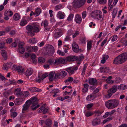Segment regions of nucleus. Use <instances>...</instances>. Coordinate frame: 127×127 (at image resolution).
I'll use <instances>...</instances> for the list:
<instances>
[{"mask_svg": "<svg viewBox=\"0 0 127 127\" xmlns=\"http://www.w3.org/2000/svg\"><path fill=\"white\" fill-rule=\"evenodd\" d=\"M127 60V52L123 53L115 57L114 59L113 63L118 65L124 63Z\"/></svg>", "mask_w": 127, "mask_h": 127, "instance_id": "nucleus-1", "label": "nucleus"}, {"mask_svg": "<svg viewBox=\"0 0 127 127\" xmlns=\"http://www.w3.org/2000/svg\"><path fill=\"white\" fill-rule=\"evenodd\" d=\"M39 27L38 25L33 26L31 25H28L26 26V30L28 31V35L31 36L34 35L35 32L37 33L40 31Z\"/></svg>", "mask_w": 127, "mask_h": 127, "instance_id": "nucleus-2", "label": "nucleus"}, {"mask_svg": "<svg viewBox=\"0 0 127 127\" xmlns=\"http://www.w3.org/2000/svg\"><path fill=\"white\" fill-rule=\"evenodd\" d=\"M91 16L94 19L100 20L102 18V16L98 10L94 11L91 13Z\"/></svg>", "mask_w": 127, "mask_h": 127, "instance_id": "nucleus-3", "label": "nucleus"}, {"mask_svg": "<svg viewBox=\"0 0 127 127\" xmlns=\"http://www.w3.org/2000/svg\"><path fill=\"white\" fill-rule=\"evenodd\" d=\"M86 0H74L72 3L74 7H76L78 6H82L84 4Z\"/></svg>", "mask_w": 127, "mask_h": 127, "instance_id": "nucleus-4", "label": "nucleus"}, {"mask_svg": "<svg viewBox=\"0 0 127 127\" xmlns=\"http://www.w3.org/2000/svg\"><path fill=\"white\" fill-rule=\"evenodd\" d=\"M48 47L46 50V54L49 56H52L54 52V48L51 45H49Z\"/></svg>", "mask_w": 127, "mask_h": 127, "instance_id": "nucleus-5", "label": "nucleus"}, {"mask_svg": "<svg viewBox=\"0 0 127 127\" xmlns=\"http://www.w3.org/2000/svg\"><path fill=\"white\" fill-rule=\"evenodd\" d=\"M78 67H70L66 69L65 70L68 72L70 75L73 74L75 72V71L77 70Z\"/></svg>", "mask_w": 127, "mask_h": 127, "instance_id": "nucleus-6", "label": "nucleus"}, {"mask_svg": "<svg viewBox=\"0 0 127 127\" xmlns=\"http://www.w3.org/2000/svg\"><path fill=\"white\" fill-rule=\"evenodd\" d=\"M101 122L100 119L99 118H96L92 120V124L93 126H95L99 125Z\"/></svg>", "mask_w": 127, "mask_h": 127, "instance_id": "nucleus-7", "label": "nucleus"}, {"mask_svg": "<svg viewBox=\"0 0 127 127\" xmlns=\"http://www.w3.org/2000/svg\"><path fill=\"white\" fill-rule=\"evenodd\" d=\"M65 60L63 58H59L55 60V62L54 63L55 65H57L60 63L61 64H64L65 63Z\"/></svg>", "mask_w": 127, "mask_h": 127, "instance_id": "nucleus-8", "label": "nucleus"}, {"mask_svg": "<svg viewBox=\"0 0 127 127\" xmlns=\"http://www.w3.org/2000/svg\"><path fill=\"white\" fill-rule=\"evenodd\" d=\"M54 37L56 39H57L61 36V31L60 30L57 28L54 31Z\"/></svg>", "mask_w": 127, "mask_h": 127, "instance_id": "nucleus-9", "label": "nucleus"}, {"mask_svg": "<svg viewBox=\"0 0 127 127\" xmlns=\"http://www.w3.org/2000/svg\"><path fill=\"white\" fill-rule=\"evenodd\" d=\"M28 102L31 104H37L38 100L37 98L35 97H34L30 98L29 100H27Z\"/></svg>", "mask_w": 127, "mask_h": 127, "instance_id": "nucleus-10", "label": "nucleus"}, {"mask_svg": "<svg viewBox=\"0 0 127 127\" xmlns=\"http://www.w3.org/2000/svg\"><path fill=\"white\" fill-rule=\"evenodd\" d=\"M88 82L89 84L91 85H96L97 84L96 79L94 78H89Z\"/></svg>", "mask_w": 127, "mask_h": 127, "instance_id": "nucleus-11", "label": "nucleus"}, {"mask_svg": "<svg viewBox=\"0 0 127 127\" xmlns=\"http://www.w3.org/2000/svg\"><path fill=\"white\" fill-rule=\"evenodd\" d=\"M72 48L75 52L77 53L79 52L80 49L79 46L75 42H74L72 44Z\"/></svg>", "mask_w": 127, "mask_h": 127, "instance_id": "nucleus-12", "label": "nucleus"}, {"mask_svg": "<svg viewBox=\"0 0 127 127\" xmlns=\"http://www.w3.org/2000/svg\"><path fill=\"white\" fill-rule=\"evenodd\" d=\"M30 104L28 101H27L25 103L23 106V108L22 109V112L23 113H24V111L27 110Z\"/></svg>", "mask_w": 127, "mask_h": 127, "instance_id": "nucleus-13", "label": "nucleus"}, {"mask_svg": "<svg viewBox=\"0 0 127 127\" xmlns=\"http://www.w3.org/2000/svg\"><path fill=\"white\" fill-rule=\"evenodd\" d=\"M60 92V90L59 89L56 88V89H53L50 92V93L52 94H54L53 95V96L54 97H55L58 96L57 93H59Z\"/></svg>", "mask_w": 127, "mask_h": 127, "instance_id": "nucleus-14", "label": "nucleus"}, {"mask_svg": "<svg viewBox=\"0 0 127 127\" xmlns=\"http://www.w3.org/2000/svg\"><path fill=\"white\" fill-rule=\"evenodd\" d=\"M21 89L20 88L16 89L15 90L14 94L15 95H17V96H20L22 97L23 95L22 93H21Z\"/></svg>", "mask_w": 127, "mask_h": 127, "instance_id": "nucleus-15", "label": "nucleus"}, {"mask_svg": "<svg viewBox=\"0 0 127 127\" xmlns=\"http://www.w3.org/2000/svg\"><path fill=\"white\" fill-rule=\"evenodd\" d=\"M12 63L11 62L4 64L2 67L3 69L4 70H7L11 67Z\"/></svg>", "mask_w": 127, "mask_h": 127, "instance_id": "nucleus-16", "label": "nucleus"}, {"mask_svg": "<svg viewBox=\"0 0 127 127\" xmlns=\"http://www.w3.org/2000/svg\"><path fill=\"white\" fill-rule=\"evenodd\" d=\"M75 21L77 23L79 24L81 23L82 19L80 15L77 14L75 16Z\"/></svg>", "mask_w": 127, "mask_h": 127, "instance_id": "nucleus-17", "label": "nucleus"}, {"mask_svg": "<svg viewBox=\"0 0 127 127\" xmlns=\"http://www.w3.org/2000/svg\"><path fill=\"white\" fill-rule=\"evenodd\" d=\"M112 102L111 100H108L105 103L106 106L108 109L113 108L112 105Z\"/></svg>", "mask_w": 127, "mask_h": 127, "instance_id": "nucleus-18", "label": "nucleus"}, {"mask_svg": "<svg viewBox=\"0 0 127 127\" xmlns=\"http://www.w3.org/2000/svg\"><path fill=\"white\" fill-rule=\"evenodd\" d=\"M118 89V87L117 85H114L111 88L109 89L108 90L110 92L114 94L117 91Z\"/></svg>", "mask_w": 127, "mask_h": 127, "instance_id": "nucleus-19", "label": "nucleus"}, {"mask_svg": "<svg viewBox=\"0 0 127 127\" xmlns=\"http://www.w3.org/2000/svg\"><path fill=\"white\" fill-rule=\"evenodd\" d=\"M75 56H70L67 57L65 60V62L67 61H74L76 60Z\"/></svg>", "mask_w": 127, "mask_h": 127, "instance_id": "nucleus-20", "label": "nucleus"}, {"mask_svg": "<svg viewBox=\"0 0 127 127\" xmlns=\"http://www.w3.org/2000/svg\"><path fill=\"white\" fill-rule=\"evenodd\" d=\"M33 73V69L31 68H29L26 71L25 73V75L27 76L31 75Z\"/></svg>", "mask_w": 127, "mask_h": 127, "instance_id": "nucleus-21", "label": "nucleus"}, {"mask_svg": "<svg viewBox=\"0 0 127 127\" xmlns=\"http://www.w3.org/2000/svg\"><path fill=\"white\" fill-rule=\"evenodd\" d=\"M27 23V20L24 18H23L20 22V25L21 26H25Z\"/></svg>", "mask_w": 127, "mask_h": 127, "instance_id": "nucleus-22", "label": "nucleus"}, {"mask_svg": "<svg viewBox=\"0 0 127 127\" xmlns=\"http://www.w3.org/2000/svg\"><path fill=\"white\" fill-rule=\"evenodd\" d=\"M118 87V89L120 90H123L127 88V86L123 84L119 85Z\"/></svg>", "mask_w": 127, "mask_h": 127, "instance_id": "nucleus-23", "label": "nucleus"}, {"mask_svg": "<svg viewBox=\"0 0 127 127\" xmlns=\"http://www.w3.org/2000/svg\"><path fill=\"white\" fill-rule=\"evenodd\" d=\"M112 102V105L113 108H115L117 107L119 104V102L118 100L116 99L111 100Z\"/></svg>", "mask_w": 127, "mask_h": 127, "instance_id": "nucleus-24", "label": "nucleus"}, {"mask_svg": "<svg viewBox=\"0 0 127 127\" xmlns=\"http://www.w3.org/2000/svg\"><path fill=\"white\" fill-rule=\"evenodd\" d=\"M84 88L82 89V91L84 93L87 92L88 90L89 85L87 84H85L83 85Z\"/></svg>", "mask_w": 127, "mask_h": 127, "instance_id": "nucleus-25", "label": "nucleus"}, {"mask_svg": "<svg viewBox=\"0 0 127 127\" xmlns=\"http://www.w3.org/2000/svg\"><path fill=\"white\" fill-rule=\"evenodd\" d=\"M102 59L101 60V63L104 64L105 63L106 61L108 58L109 56L106 55H104L102 56Z\"/></svg>", "mask_w": 127, "mask_h": 127, "instance_id": "nucleus-26", "label": "nucleus"}, {"mask_svg": "<svg viewBox=\"0 0 127 127\" xmlns=\"http://www.w3.org/2000/svg\"><path fill=\"white\" fill-rule=\"evenodd\" d=\"M1 53L4 60H6L7 57L6 51L4 50H2L1 51Z\"/></svg>", "mask_w": 127, "mask_h": 127, "instance_id": "nucleus-27", "label": "nucleus"}, {"mask_svg": "<svg viewBox=\"0 0 127 127\" xmlns=\"http://www.w3.org/2000/svg\"><path fill=\"white\" fill-rule=\"evenodd\" d=\"M16 69L17 71L20 73H22L24 71L23 68L21 66H19L17 67L16 68Z\"/></svg>", "mask_w": 127, "mask_h": 127, "instance_id": "nucleus-28", "label": "nucleus"}, {"mask_svg": "<svg viewBox=\"0 0 127 127\" xmlns=\"http://www.w3.org/2000/svg\"><path fill=\"white\" fill-rule=\"evenodd\" d=\"M13 14V12L11 10L6 11L4 13L5 16H6V15H8L10 17L12 16Z\"/></svg>", "mask_w": 127, "mask_h": 127, "instance_id": "nucleus-29", "label": "nucleus"}, {"mask_svg": "<svg viewBox=\"0 0 127 127\" xmlns=\"http://www.w3.org/2000/svg\"><path fill=\"white\" fill-rule=\"evenodd\" d=\"M112 78L111 76H109L108 78L106 79V82L108 83L109 84H112L114 82V81L111 80Z\"/></svg>", "mask_w": 127, "mask_h": 127, "instance_id": "nucleus-30", "label": "nucleus"}, {"mask_svg": "<svg viewBox=\"0 0 127 127\" xmlns=\"http://www.w3.org/2000/svg\"><path fill=\"white\" fill-rule=\"evenodd\" d=\"M32 105L31 107V108L33 110H35L38 108L40 106L39 105L36 104H32Z\"/></svg>", "mask_w": 127, "mask_h": 127, "instance_id": "nucleus-31", "label": "nucleus"}, {"mask_svg": "<svg viewBox=\"0 0 127 127\" xmlns=\"http://www.w3.org/2000/svg\"><path fill=\"white\" fill-rule=\"evenodd\" d=\"M94 98V95L92 94L88 95L86 97V100L88 101H90Z\"/></svg>", "mask_w": 127, "mask_h": 127, "instance_id": "nucleus-32", "label": "nucleus"}, {"mask_svg": "<svg viewBox=\"0 0 127 127\" xmlns=\"http://www.w3.org/2000/svg\"><path fill=\"white\" fill-rule=\"evenodd\" d=\"M54 75V74L53 72H51L48 75L49 80L50 81H53L54 79L53 77Z\"/></svg>", "mask_w": 127, "mask_h": 127, "instance_id": "nucleus-33", "label": "nucleus"}, {"mask_svg": "<svg viewBox=\"0 0 127 127\" xmlns=\"http://www.w3.org/2000/svg\"><path fill=\"white\" fill-rule=\"evenodd\" d=\"M31 59L32 60V61L33 63H35L37 61V60L35 59L36 56L35 54H32L31 56Z\"/></svg>", "mask_w": 127, "mask_h": 127, "instance_id": "nucleus-34", "label": "nucleus"}, {"mask_svg": "<svg viewBox=\"0 0 127 127\" xmlns=\"http://www.w3.org/2000/svg\"><path fill=\"white\" fill-rule=\"evenodd\" d=\"M57 16L59 19H63L64 17V15L62 14L60 12H59L57 14Z\"/></svg>", "mask_w": 127, "mask_h": 127, "instance_id": "nucleus-35", "label": "nucleus"}, {"mask_svg": "<svg viewBox=\"0 0 127 127\" xmlns=\"http://www.w3.org/2000/svg\"><path fill=\"white\" fill-rule=\"evenodd\" d=\"M14 19L15 21L18 20L20 18V16L18 13H16L13 16Z\"/></svg>", "mask_w": 127, "mask_h": 127, "instance_id": "nucleus-36", "label": "nucleus"}, {"mask_svg": "<svg viewBox=\"0 0 127 127\" xmlns=\"http://www.w3.org/2000/svg\"><path fill=\"white\" fill-rule=\"evenodd\" d=\"M74 15L72 14H70L68 16L67 20L68 21H71L72 20L73 17Z\"/></svg>", "mask_w": 127, "mask_h": 127, "instance_id": "nucleus-37", "label": "nucleus"}, {"mask_svg": "<svg viewBox=\"0 0 127 127\" xmlns=\"http://www.w3.org/2000/svg\"><path fill=\"white\" fill-rule=\"evenodd\" d=\"M92 47V42L89 41L87 43V50H90Z\"/></svg>", "mask_w": 127, "mask_h": 127, "instance_id": "nucleus-38", "label": "nucleus"}, {"mask_svg": "<svg viewBox=\"0 0 127 127\" xmlns=\"http://www.w3.org/2000/svg\"><path fill=\"white\" fill-rule=\"evenodd\" d=\"M37 41V40L35 38H33L30 39L29 41V42L30 43L35 44L36 43Z\"/></svg>", "mask_w": 127, "mask_h": 127, "instance_id": "nucleus-39", "label": "nucleus"}, {"mask_svg": "<svg viewBox=\"0 0 127 127\" xmlns=\"http://www.w3.org/2000/svg\"><path fill=\"white\" fill-rule=\"evenodd\" d=\"M76 60H78L79 61H81L84 58V56L83 54H81L80 56L79 57L75 56Z\"/></svg>", "mask_w": 127, "mask_h": 127, "instance_id": "nucleus-40", "label": "nucleus"}, {"mask_svg": "<svg viewBox=\"0 0 127 127\" xmlns=\"http://www.w3.org/2000/svg\"><path fill=\"white\" fill-rule=\"evenodd\" d=\"M48 23L47 20H45L44 21L42 22L41 24V25L42 26H43L44 27L48 26Z\"/></svg>", "mask_w": 127, "mask_h": 127, "instance_id": "nucleus-41", "label": "nucleus"}, {"mask_svg": "<svg viewBox=\"0 0 127 127\" xmlns=\"http://www.w3.org/2000/svg\"><path fill=\"white\" fill-rule=\"evenodd\" d=\"M98 3L101 4H104L107 2L106 0H97Z\"/></svg>", "mask_w": 127, "mask_h": 127, "instance_id": "nucleus-42", "label": "nucleus"}, {"mask_svg": "<svg viewBox=\"0 0 127 127\" xmlns=\"http://www.w3.org/2000/svg\"><path fill=\"white\" fill-rule=\"evenodd\" d=\"M45 61V59L44 58L42 57H39L38 59V61L39 63L42 64L44 63Z\"/></svg>", "mask_w": 127, "mask_h": 127, "instance_id": "nucleus-43", "label": "nucleus"}, {"mask_svg": "<svg viewBox=\"0 0 127 127\" xmlns=\"http://www.w3.org/2000/svg\"><path fill=\"white\" fill-rule=\"evenodd\" d=\"M23 95L21 97H27L28 95L29 94V92L27 91H25L24 92L23 94H22Z\"/></svg>", "mask_w": 127, "mask_h": 127, "instance_id": "nucleus-44", "label": "nucleus"}, {"mask_svg": "<svg viewBox=\"0 0 127 127\" xmlns=\"http://www.w3.org/2000/svg\"><path fill=\"white\" fill-rule=\"evenodd\" d=\"M87 67V65L84 64L83 67V69L82 71V75H84L85 74V72Z\"/></svg>", "mask_w": 127, "mask_h": 127, "instance_id": "nucleus-45", "label": "nucleus"}, {"mask_svg": "<svg viewBox=\"0 0 127 127\" xmlns=\"http://www.w3.org/2000/svg\"><path fill=\"white\" fill-rule=\"evenodd\" d=\"M95 116L97 117L100 116L102 113L101 112L99 111H95Z\"/></svg>", "mask_w": 127, "mask_h": 127, "instance_id": "nucleus-46", "label": "nucleus"}, {"mask_svg": "<svg viewBox=\"0 0 127 127\" xmlns=\"http://www.w3.org/2000/svg\"><path fill=\"white\" fill-rule=\"evenodd\" d=\"M59 74L62 77H64L66 75L67 73L65 71H62Z\"/></svg>", "mask_w": 127, "mask_h": 127, "instance_id": "nucleus-47", "label": "nucleus"}, {"mask_svg": "<svg viewBox=\"0 0 127 127\" xmlns=\"http://www.w3.org/2000/svg\"><path fill=\"white\" fill-rule=\"evenodd\" d=\"M20 99L19 98H17L15 99L14 101L15 104L16 105H19L21 104V102L19 100Z\"/></svg>", "mask_w": 127, "mask_h": 127, "instance_id": "nucleus-48", "label": "nucleus"}, {"mask_svg": "<svg viewBox=\"0 0 127 127\" xmlns=\"http://www.w3.org/2000/svg\"><path fill=\"white\" fill-rule=\"evenodd\" d=\"M109 90L108 91V94H107L105 96L106 98H108L110 97L112 95V93L109 92Z\"/></svg>", "mask_w": 127, "mask_h": 127, "instance_id": "nucleus-49", "label": "nucleus"}, {"mask_svg": "<svg viewBox=\"0 0 127 127\" xmlns=\"http://www.w3.org/2000/svg\"><path fill=\"white\" fill-rule=\"evenodd\" d=\"M45 124L49 126V127H51L50 125L51 124V120L50 119L47 120L45 122Z\"/></svg>", "mask_w": 127, "mask_h": 127, "instance_id": "nucleus-50", "label": "nucleus"}, {"mask_svg": "<svg viewBox=\"0 0 127 127\" xmlns=\"http://www.w3.org/2000/svg\"><path fill=\"white\" fill-rule=\"evenodd\" d=\"M41 10L40 8H37L35 12L36 16H38L41 13Z\"/></svg>", "mask_w": 127, "mask_h": 127, "instance_id": "nucleus-51", "label": "nucleus"}, {"mask_svg": "<svg viewBox=\"0 0 127 127\" xmlns=\"http://www.w3.org/2000/svg\"><path fill=\"white\" fill-rule=\"evenodd\" d=\"M18 50L20 53L23 54L24 53L25 50L23 47H22L20 48L19 47Z\"/></svg>", "mask_w": 127, "mask_h": 127, "instance_id": "nucleus-52", "label": "nucleus"}, {"mask_svg": "<svg viewBox=\"0 0 127 127\" xmlns=\"http://www.w3.org/2000/svg\"><path fill=\"white\" fill-rule=\"evenodd\" d=\"M73 81V78L71 77H69L68 79L64 81L65 83L68 82H72Z\"/></svg>", "mask_w": 127, "mask_h": 127, "instance_id": "nucleus-53", "label": "nucleus"}, {"mask_svg": "<svg viewBox=\"0 0 127 127\" xmlns=\"http://www.w3.org/2000/svg\"><path fill=\"white\" fill-rule=\"evenodd\" d=\"M57 53L58 54L61 56H64L65 55V53L62 51L61 50H58L57 51Z\"/></svg>", "mask_w": 127, "mask_h": 127, "instance_id": "nucleus-54", "label": "nucleus"}, {"mask_svg": "<svg viewBox=\"0 0 127 127\" xmlns=\"http://www.w3.org/2000/svg\"><path fill=\"white\" fill-rule=\"evenodd\" d=\"M117 12V10H115V9H113V11L112 12V16L113 18L115 17Z\"/></svg>", "mask_w": 127, "mask_h": 127, "instance_id": "nucleus-55", "label": "nucleus"}, {"mask_svg": "<svg viewBox=\"0 0 127 127\" xmlns=\"http://www.w3.org/2000/svg\"><path fill=\"white\" fill-rule=\"evenodd\" d=\"M41 80H42L41 76V75L38 74V77L37 78H36V81L37 82H41Z\"/></svg>", "mask_w": 127, "mask_h": 127, "instance_id": "nucleus-56", "label": "nucleus"}, {"mask_svg": "<svg viewBox=\"0 0 127 127\" xmlns=\"http://www.w3.org/2000/svg\"><path fill=\"white\" fill-rule=\"evenodd\" d=\"M48 75V73H45L42 75L41 76L42 80H43L44 78L47 77Z\"/></svg>", "mask_w": 127, "mask_h": 127, "instance_id": "nucleus-57", "label": "nucleus"}, {"mask_svg": "<svg viewBox=\"0 0 127 127\" xmlns=\"http://www.w3.org/2000/svg\"><path fill=\"white\" fill-rule=\"evenodd\" d=\"M79 34V32L77 31H76L74 34L73 35L72 37L74 38L77 36Z\"/></svg>", "mask_w": 127, "mask_h": 127, "instance_id": "nucleus-58", "label": "nucleus"}, {"mask_svg": "<svg viewBox=\"0 0 127 127\" xmlns=\"http://www.w3.org/2000/svg\"><path fill=\"white\" fill-rule=\"evenodd\" d=\"M17 114L15 112H12L11 113V115L13 118L15 117L17 115Z\"/></svg>", "mask_w": 127, "mask_h": 127, "instance_id": "nucleus-59", "label": "nucleus"}, {"mask_svg": "<svg viewBox=\"0 0 127 127\" xmlns=\"http://www.w3.org/2000/svg\"><path fill=\"white\" fill-rule=\"evenodd\" d=\"M5 47V43L3 42H0V50L4 48Z\"/></svg>", "mask_w": 127, "mask_h": 127, "instance_id": "nucleus-60", "label": "nucleus"}, {"mask_svg": "<svg viewBox=\"0 0 127 127\" xmlns=\"http://www.w3.org/2000/svg\"><path fill=\"white\" fill-rule=\"evenodd\" d=\"M24 43L23 41H20L18 45V47H23V46L24 45Z\"/></svg>", "mask_w": 127, "mask_h": 127, "instance_id": "nucleus-61", "label": "nucleus"}, {"mask_svg": "<svg viewBox=\"0 0 127 127\" xmlns=\"http://www.w3.org/2000/svg\"><path fill=\"white\" fill-rule=\"evenodd\" d=\"M81 41L82 43L85 44L86 43V38L85 37H82L81 39Z\"/></svg>", "mask_w": 127, "mask_h": 127, "instance_id": "nucleus-62", "label": "nucleus"}, {"mask_svg": "<svg viewBox=\"0 0 127 127\" xmlns=\"http://www.w3.org/2000/svg\"><path fill=\"white\" fill-rule=\"evenodd\" d=\"M112 37H113V38L111 39V41L113 42H114L118 38L117 36L116 35H114V36H113Z\"/></svg>", "mask_w": 127, "mask_h": 127, "instance_id": "nucleus-63", "label": "nucleus"}, {"mask_svg": "<svg viewBox=\"0 0 127 127\" xmlns=\"http://www.w3.org/2000/svg\"><path fill=\"white\" fill-rule=\"evenodd\" d=\"M82 17L83 19H84L86 16V11L83 12L82 14Z\"/></svg>", "mask_w": 127, "mask_h": 127, "instance_id": "nucleus-64", "label": "nucleus"}]
</instances>
